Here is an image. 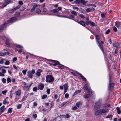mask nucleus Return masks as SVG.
I'll return each mask as SVG.
<instances>
[{
  "label": "nucleus",
  "mask_w": 121,
  "mask_h": 121,
  "mask_svg": "<svg viewBox=\"0 0 121 121\" xmlns=\"http://www.w3.org/2000/svg\"><path fill=\"white\" fill-rule=\"evenodd\" d=\"M83 88L84 90H87L88 93L90 94H92V90L89 86V84L88 82L85 84Z\"/></svg>",
  "instance_id": "1"
},
{
  "label": "nucleus",
  "mask_w": 121,
  "mask_h": 121,
  "mask_svg": "<svg viewBox=\"0 0 121 121\" xmlns=\"http://www.w3.org/2000/svg\"><path fill=\"white\" fill-rule=\"evenodd\" d=\"M54 80V78L51 75H48L46 77V81L47 82L52 83Z\"/></svg>",
  "instance_id": "2"
},
{
  "label": "nucleus",
  "mask_w": 121,
  "mask_h": 121,
  "mask_svg": "<svg viewBox=\"0 0 121 121\" xmlns=\"http://www.w3.org/2000/svg\"><path fill=\"white\" fill-rule=\"evenodd\" d=\"M101 104V101L100 100H99L96 102L94 106V111H96L98 109H100Z\"/></svg>",
  "instance_id": "3"
},
{
  "label": "nucleus",
  "mask_w": 121,
  "mask_h": 121,
  "mask_svg": "<svg viewBox=\"0 0 121 121\" xmlns=\"http://www.w3.org/2000/svg\"><path fill=\"white\" fill-rule=\"evenodd\" d=\"M32 5L33 7L31 10V12H33L35 9V10H36L40 8V5L39 4H37L36 3H33L32 4Z\"/></svg>",
  "instance_id": "4"
},
{
  "label": "nucleus",
  "mask_w": 121,
  "mask_h": 121,
  "mask_svg": "<svg viewBox=\"0 0 121 121\" xmlns=\"http://www.w3.org/2000/svg\"><path fill=\"white\" fill-rule=\"evenodd\" d=\"M74 2L76 4H79L81 3L84 5H86V4L88 2V1H85L84 0H76Z\"/></svg>",
  "instance_id": "5"
},
{
  "label": "nucleus",
  "mask_w": 121,
  "mask_h": 121,
  "mask_svg": "<svg viewBox=\"0 0 121 121\" xmlns=\"http://www.w3.org/2000/svg\"><path fill=\"white\" fill-rule=\"evenodd\" d=\"M49 61L50 62H51L53 63H54V64L52 63H49V64L51 65L56 66L57 65V64L58 63H59V62L57 60H56L51 59H49Z\"/></svg>",
  "instance_id": "6"
},
{
  "label": "nucleus",
  "mask_w": 121,
  "mask_h": 121,
  "mask_svg": "<svg viewBox=\"0 0 121 121\" xmlns=\"http://www.w3.org/2000/svg\"><path fill=\"white\" fill-rule=\"evenodd\" d=\"M30 84L28 86V85L26 86H24L23 87V89L26 91H27L29 90L30 87L33 83L32 82H30Z\"/></svg>",
  "instance_id": "7"
},
{
  "label": "nucleus",
  "mask_w": 121,
  "mask_h": 121,
  "mask_svg": "<svg viewBox=\"0 0 121 121\" xmlns=\"http://www.w3.org/2000/svg\"><path fill=\"white\" fill-rule=\"evenodd\" d=\"M77 73L83 81L87 82V81L86 79L82 75L78 72H77Z\"/></svg>",
  "instance_id": "8"
},
{
  "label": "nucleus",
  "mask_w": 121,
  "mask_h": 121,
  "mask_svg": "<svg viewBox=\"0 0 121 121\" xmlns=\"http://www.w3.org/2000/svg\"><path fill=\"white\" fill-rule=\"evenodd\" d=\"M38 89L43 90L44 87V85L42 83H40L38 84Z\"/></svg>",
  "instance_id": "9"
},
{
  "label": "nucleus",
  "mask_w": 121,
  "mask_h": 121,
  "mask_svg": "<svg viewBox=\"0 0 121 121\" xmlns=\"http://www.w3.org/2000/svg\"><path fill=\"white\" fill-rule=\"evenodd\" d=\"M115 84L114 83H110L109 84V90L111 91L113 87L115 85Z\"/></svg>",
  "instance_id": "10"
},
{
  "label": "nucleus",
  "mask_w": 121,
  "mask_h": 121,
  "mask_svg": "<svg viewBox=\"0 0 121 121\" xmlns=\"http://www.w3.org/2000/svg\"><path fill=\"white\" fill-rule=\"evenodd\" d=\"M6 26V23H4L2 25L0 26V32L2 31V30L5 29Z\"/></svg>",
  "instance_id": "11"
},
{
  "label": "nucleus",
  "mask_w": 121,
  "mask_h": 121,
  "mask_svg": "<svg viewBox=\"0 0 121 121\" xmlns=\"http://www.w3.org/2000/svg\"><path fill=\"white\" fill-rule=\"evenodd\" d=\"M94 113L95 115L96 116H98L100 114H101L100 109L94 111Z\"/></svg>",
  "instance_id": "12"
},
{
  "label": "nucleus",
  "mask_w": 121,
  "mask_h": 121,
  "mask_svg": "<svg viewBox=\"0 0 121 121\" xmlns=\"http://www.w3.org/2000/svg\"><path fill=\"white\" fill-rule=\"evenodd\" d=\"M101 114L102 113H105L108 112L109 111V110L108 109L103 108L100 109Z\"/></svg>",
  "instance_id": "13"
},
{
  "label": "nucleus",
  "mask_w": 121,
  "mask_h": 121,
  "mask_svg": "<svg viewBox=\"0 0 121 121\" xmlns=\"http://www.w3.org/2000/svg\"><path fill=\"white\" fill-rule=\"evenodd\" d=\"M42 72V70L40 69H38L36 73V74L39 77L41 75V73Z\"/></svg>",
  "instance_id": "14"
},
{
  "label": "nucleus",
  "mask_w": 121,
  "mask_h": 121,
  "mask_svg": "<svg viewBox=\"0 0 121 121\" xmlns=\"http://www.w3.org/2000/svg\"><path fill=\"white\" fill-rule=\"evenodd\" d=\"M6 3L5 4L3 5V7H5L7 4L10 3H12V1L11 0H7V1H6L5 2Z\"/></svg>",
  "instance_id": "15"
},
{
  "label": "nucleus",
  "mask_w": 121,
  "mask_h": 121,
  "mask_svg": "<svg viewBox=\"0 0 121 121\" xmlns=\"http://www.w3.org/2000/svg\"><path fill=\"white\" fill-rule=\"evenodd\" d=\"M17 20V18L14 17H12L9 20V21L10 22H14Z\"/></svg>",
  "instance_id": "16"
},
{
  "label": "nucleus",
  "mask_w": 121,
  "mask_h": 121,
  "mask_svg": "<svg viewBox=\"0 0 121 121\" xmlns=\"http://www.w3.org/2000/svg\"><path fill=\"white\" fill-rule=\"evenodd\" d=\"M27 76L28 77H29L31 78H32L33 77V75L30 71H28L27 72Z\"/></svg>",
  "instance_id": "17"
},
{
  "label": "nucleus",
  "mask_w": 121,
  "mask_h": 121,
  "mask_svg": "<svg viewBox=\"0 0 121 121\" xmlns=\"http://www.w3.org/2000/svg\"><path fill=\"white\" fill-rule=\"evenodd\" d=\"M77 22L85 27L86 26L85 25V22L81 20L79 22Z\"/></svg>",
  "instance_id": "18"
},
{
  "label": "nucleus",
  "mask_w": 121,
  "mask_h": 121,
  "mask_svg": "<svg viewBox=\"0 0 121 121\" xmlns=\"http://www.w3.org/2000/svg\"><path fill=\"white\" fill-rule=\"evenodd\" d=\"M121 25V23L119 21H117L115 22V26L117 28H118L119 26Z\"/></svg>",
  "instance_id": "19"
},
{
  "label": "nucleus",
  "mask_w": 121,
  "mask_h": 121,
  "mask_svg": "<svg viewBox=\"0 0 121 121\" xmlns=\"http://www.w3.org/2000/svg\"><path fill=\"white\" fill-rule=\"evenodd\" d=\"M57 65H59L58 66V67L60 69H62L64 68L65 66L63 65L60 64L59 62V63L57 64Z\"/></svg>",
  "instance_id": "20"
},
{
  "label": "nucleus",
  "mask_w": 121,
  "mask_h": 121,
  "mask_svg": "<svg viewBox=\"0 0 121 121\" xmlns=\"http://www.w3.org/2000/svg\"><path fill=\"white\" fill-rule=\"evenodd\" d=\"M5 43L6 45L8 47H9L10 46V45L9 42V40L8 39H7L5 41Z\"/></svg>",
  "instance_id": "21"
},
{
  "label": "nucleus",
  "mask_w": 121,
  "mask_h": 121,
  "mask_svg": "<svg viewBox=\"0 0 121 121\" xmlns=\"http://www.w3.org/2000/svg\"><path fill=\"white\" fill-rule=\"evenodd\" d=\"M81 91L80 90H77L73 94V96H74L76 95L77 94L80 93L81 92Z\"/></svg>",
  "instance_id": "22"
},
{
  "label": "nucleus",
  "mask_w": 121,
  "mask_h": 121,
  "mask_svg": "<svg viewBox=\"0 0 121 121\" xmlns=\"http://www.w3.org/2000/svg\"><path fill=\"white\" fill-rule=\"evenodd\" d=\"M21 90H19L16 91V95L18 96H20L21 95Z\"/></svg>",
  "instance_id": "23"
},
{
  "label": "nucleus",
  "mask_w": 121,
  "mask_h": 121,
  "mask_svg": "<svg viewBox=\"0 0 121 121\" xmlns=\"http://www.w3.org/2000/svg\"><path fill=\"white\" fill-rule=\"evenodd\" d=\"M98 46L99 47H100V46H102V48H103V41H101L100 43H99V41H98Z\"/></svg>",
  "instance_id": "24"
},
{
  "label": "nucleus",
  "mask_w": 121,
  "mask_h": 121,
  "mask_svg": "<svg viewBox=\"0 0 121 121\" xmlns=\"http://www.w3.org/2000/svg\"><path fill=\"white\" fill-rule=\"evenodd\" d=\"M102 106L103 107H108L110 106V104H105L102 105Z\"/></svg>",
  "instance_id": "25"
},
{
  "label": "nucleus",
  "mask_w": 121,
  "mask_h": 121,
  "mask_svg": "<svg viewBox=\"0 0 121 121\" xmlns=\"http://www.w3.org/2000/svg\"><path fill=\"white\" fill-rule=\"evenodd\" d=\"M20 12H16L15 14V16L16 17H18L20 16Z\"/></svg>",
  "instance_id": "26"
},
{
  "label": "nucleus",
  "mask_w": 121,
  "mask_h": 121,
  "mask_svg": "<svg viewBox=\"0 0 121 121\" xmlns=\"http://www.w3.org/2000/svg\"><path fill=\"white\" fill-rule=\"evenodd\" d=\"M116 109L117 111V113L118 114H120L121 113V111L119 108L118 107H117Z\"/></svg>",
  "instance_id": "27"
},
{
  "label": "nucleus",
  "mask_w": 121,
  "mask_h": 121,
  "mask_svg": "<svg viewBox=\"0 0 121 121\" xmlns=\"http://www.w3.org/2000/svg\"><path fill=\"white\" fill-rule=\"evenodd\" d=\"M35 12L37 14H39L40 13L41 10L40 8H39L35 10Z\"/></svg>",
  "instance_id": "28"
},
{
  "label": "nucleus",
  "mask_w": 121,
  "mask_h": 121,
  "mask_svg": "<svg viewBox=\"0 0 121 121\" xmlns=\"http://www.w3.org/2000/svg\"><path fill=\"white\" fill-rule=\"evenodd\" d=\"M16 47L20 48H23V47L20 45L17 44L15 45Z\"/></svg>",
  "instance_id": "29"
},
{
  "label": "nucleus",
  "mask_w": 121,
  "mask_h": 121,
  "mask_svg": "<svg viewBox=\"0 0 121 121\" xmlns=\"http://www.w3.org/2000/svg\"><path fill=\"white\" fill-rule=\"evenodd\" d=\"M90 25L92 26H95V23L91 21H90Z\"/></svg>",
  "instance_id": "30"
},
{
  "label": "nucleus",
  "mask_w": 121,
  "mask_h": 121,
  "mask_svg": "<svg viewBox=\"0 0 121 121\" xmlns=\"http://www.w3.org/2000/svg\"><path fill=\"white\" fill-rule=\"evenodd\" d=\"M52 13H56L59 12L58 10L57 9H54L52 10Z\"/></svg>",
  "instance_id": "31"
},
{
  "label": "nucleus",
  "mask_w": 121,
  "mask_h": 121,
  "mask_svg": "<svg viewBox=\"0 0 121 121\" xmlns=\"http://www.w3.org/2000/svg\"><path fill=\"white\" fill-rule=\"evenodd\" d=\"M28 95H26L25 96L23 97V98L22 99V101H24L25 100L26 98L28 97Z\"/></svg>",
  "instance_id": "32"
},
{
  "label": "nucleus",
  "mask_w": 121,
  "mask_h": 121,
  "mask_svg": "<svg viewBox=\"0 0 121 121\" xmlns=\"http://www.w3.org/2000/svg\"><path fill=\"white\" fill-rule=\"evenodd\" d=\"M90 95L88 94L83 95V96L85 98H88L90 97Z\"/></svg>",
  "instance_id": "33"
},
{
  "label": "nucleus",
  "mask_w": 121,
  "mask_h": 121,
  "mask_svg": "<svg viewBox=\"0 0 121 121\" xmlns=\"http://www.w3.org/2000/svg\"><path fill=\"white\" fill-rule=\"evenodd\" d=\"M63 86L64 87V89H68V86L67 83L63 85Z\"/></svg>",
  "instance_id": "34"
},
{
  "label": "nucleus",
  "mask_w": 121,
  "mask_h": 121,
  "mask_svg": "<svg viewBox=\"0 0 121 121\" xmlns=\"http://www.w3.org/2000/svg\"><path fill=\"white\" fill-rule=\"evenodd\" d=\"M71 13L73 14L74 15L77 16V13L75 11H73L71 12Z\"/></svg>",
  "instance_id": "35"
},
{
  "label": "nucleus",
  "mask_w": 121,
  "mask_h": 121,
  "mask_svg": "<svg viewBox=\"0 0 121 121\" xmlns=\"http://www.w3.org/2000/svg\"><path fill=\"white\" fill-rule=\"evenodd\" d=\"M7 83H9L11 81V80L10 78L9 77H8L7 78Z\"/></svg>",
  "instance_id": "36"
},
{
  "label": "nucleus",
  "mask_w": 121,
  "mask_h": 121,
  "mask_svg": "<svg viewBox=\"0 0 121 121\" xmlns=\"http://www.w3.org/2000/svg\"><path fill=\"white\" fill-rule=\"evenodd\" d=\"M82 103L80 102H78L76 103V105L77 107H79L80 105Z\"/></svg>",
  "instance_id": "37"
},
{
  "label": "nucleus",
  "mask_w": 121,
  "mask_h": 121,
  "mask_svg": "<svg viewBox=\"0 0 121 121\" xmlns=\"http://www.w3.org/2000/svg\"><path fill=\"white\" fill-rule=\"evenodd\" d=\"M95 37L97 43H98V41H99V40L100 39L99 37V35H97L96 36H95Z\"/></svg>",
  "instance_id": "38"
},
{
  "label": "nucleus",
  "mask_w": 121,
  "mask_h": 121,
  "mask_svg": "<svg viewBox=\"0 0 121 121\" xmlns=\"http://www.w3.org/2000/svg\"><path fill=\"white\" fill-rule=\"evenodd\" d=\"M15 11V9H14L13 8V9H12L10 10L9 11V12L10 13H13Z\"/></svg>",
  "instance_id": "39"
},
{
  "label": "nucleus",
  "mask_w": 121,
  "mask_h": 121,
  "mask_svg": "<svg viewBox=\"0 0 121 121\" xmlns=\"http://www.w3.org/2000/svg\"><path fill=\"white\" fill-rule=\"evenodd\" d=\"M112 116L111 114H110L109 115H108L106 117V118H112Z\"/></svg>",
  "instance_id": "40"
},
{
  "label": "nucleus",
  "mask_w": 121,
  "mask_h": 121,
  "mask_svg": "<svg viewBox=\"0 0 121 121\" xmlns=\"http://www.w3.org/2000/svg\"><path fill=\"white\" fill-rule=\"evenodd\" d=\"M21 6L20 5H18L16 7H15L14 8H13L14 9L15 11H16V10L17 9H19L20 7Z\"/></svg>",
  "instance_id": "41"
},
{
  "label": "nucleus",
  "mask_w": 121,
  "mask_h": 121,
  "mask_svg": "<svg viewBox=\"0 0 121 121\" xmlns=\"http://www.w3.org/2000/svg\"><path fill=\"white\" fill-rule=\"evenodd\" d=\"M21 6L20 5H18L16 7H15L14 8H13L14 9L15 11H16V10L17 9H19L20 7Z\"/></svg>",
  "instance_id": "42"
},
{
  "label": "nucleus",
  "mask_w": 121,
  "mask_h": 121,
  "mask_svg": "<svg viewBox=\"0 0 121 121\" xmlns=\"http://www.w3.org/2000/svg\"><path fill=\"white\" fill-rule=\"evenodd\" d=\"M67 104V102H64L61 105V106L62 107L65 105H66Z\"/></svg>",
  "instance_id": "43"
},
{
  "label": "nucleus",
  "mask_w": 121,
  "mask_h": 121,
  "mask_svg": "<svg viewBox=\"0 0 121 121\" xmlns=\"http://www.w3.org/2000/svg\"><path fill=\"white\" fill-rule=\"evenodd\" d=\"M47 95H44L42 97V99H45L47 97Z\"/></svg>",
  "instance_id": "44"
},
{
  "label": "nucleus",
  "mask_w": 121,
  "mask_h": 121,
  "mask_svg": "<svg viewBox=\"0 0 121 121\" xmlns=\"http://www.w3.org/2000/svg\"><path fill=\"white\" fill-rule=\"evenodd\" d=\"M12 109L11 108H10L8 109V111L7 112L8 113H11L12 112Z\"/></svg>",
  "instance_id": "45"
},
{
  "label": "nucleus",
  "mask_w": 121,
  "mask_h": 121,
  "mask_svg": "<svg viewBox=\"0 0 121 121\" xmlns=\"http://www.w3.org/2000/svg\"><path fill=\"white\" fill-rule=\"evenodd\" d=\"M73 9H76L77 10H78L79 9L78 7H76L74 5H73Z\"/></svg>",
  "instance_id": "46"
},
{
  "label": "nucleus",
  "mask_w": 121,
  "mask_h": 121,
  "mask_svg": "<svg viewBox=\"0 0 121 121\" xmlns=\"http://www.w3.org/2000/svg\"><path fill=\"white\" fill-rule=\"evenodd\" d=\"M10 54V53L8 52H5L4 53H3V56H5L6 55H9Z\"/></svg>",
  "instance_id": "47"
},
{
  "label": "nucleus",
  "mask_w": 121,
  "mask_h": 121,
  "mask_svg": "<svg viewBox=\"0 0 121 121\" xmlns=\"http://www.w3.org/2000/svg\"><path fill=\"white\" fill-rule=\"evenodd\" d=\"M6 81V80L5 78H3L2 79V81L4 83H5Z\"/></svg>",
  "instance_id": "48"
},
{
  "label": "nucleus",
  "mask_w": 121,
  "mask_h": 121,
  "mask_svg": "<svg viewBox=\"0 0 121 121\" xmlns=\"http://www.w3.org/2000/svg\"><path fill=\"white\" fill-rule=\"evenodd\" d=\"M6 2V0H0V3H4Z\"/></svg>",
  "instance_id": "49"
},
{
  "label": "nucleus",
  "mask_w": 121,
  "mask_h": 121,
  "mask_svg": "<svg viewBox=\"0 0 121 121\" xmlns=\"http://www.w3.org/2000/svg\"><path fill=\"white\" fill-rule=\"evenodd\" d=\"M77 108V107L75 106H72V110H74L76 109Z\"/></svg>",
  "instance_id": "50"
},
{
  "label": "nucleus",
  "mask_w": 121,
  "mask_h": 121,
  "mask_svg": "<svg viewBox=\"0 0 121 121\" xmlns=\"http://www.w3.org/2000/svg\"><path fill=\"white\" fill-rule=\"evenodd\" d=\"M79 16L80 17H81V18L82 19H84L85 18V16L83 15L82 14H80L79 15Z\"/></svg>",
  "instance_id": "51"
},
{
  "label": "nucleus",
  "mask_w": 121,
  "mask_h": 121,
  "mask_svg": "<svg viewBox=\"0 0 121 121\" xmlns=\"http://www.w3.org/2000/svg\"><path fill=\"white\" fill-rule=\"evenodd\" d=\"M22 106V105L21 104H19L17 106V109H20L21 107Z\"/></svg>",
  "instance_id": "52"
},
{
  "label": "nucleus",
  "mask_w": 121,
  "mask_h": 121,
  "mask_svg": "<svg viewBox=\"0 0 121 121\" xmlns=\"http://www.w3.org/2000/svg\"><path fill=\"white\" fill-rule=\"evenodd\" d=\"M27 70L26 69L25 70H23L22 71V73L23 74L25 75L26 74Z\"/></svg>",
  "instance_id": "53"
},
{
  "label": "nucleus",
  "mask_w": 121,
  "mask_h": 121,
  "mask_svg": "<svg viewBox=\"0 0 121 121\" xmlns=\"http://www.w3.org/2000/svg\"><path fill=\"white\" fill-rule=\"evenodd\" d=\"M101 17L102 18H105V14L104 13H102L101 14Z\"/></svg>",
  "instance_id": "54"
},
{
  "label": "nucleus",
  "mask_w": 121,
  "mask_h": 121,
  "mask_svg": "<svg viewBox=\"0 0 121 121\" xmlns=\"http://www.w3.org/2000/svg\"><path fill=\"white\" fill-rule=\"evenodd\" d=\"M37 115L36 114H33V117L34 118V119L35 120L37 117Z\"/></svg>",
  "instance_id": "55"
},
{
  "label": "nucleus",
  "mask_w": 121,
  "mask_h": 121,
  "mask_svg": "<svg viewBox=\"0 0 121 121\" xmlns=\"http://www.w3.org/2000/svg\"><path fill=\"white\" fill-rule=\"evenodd\" d=\"M110 31V29H108L105 32L106 34H108L109 33Z\"/></svg>",
  "instance_id": "56"
},
{
  "label": "nucleus",
  "mask_w": 121,
  "mask_h": 121,
  "mask_svg": "<svg viewBox=\"0 0 121 121\" xmlns=\"http://www.w3.org/2000/svg\"><path fill=\"white\" fill-rule=\"evenodd\" d=\"M5 64L6 65H8L10 64V62L8 61H6L5 63Z\"/></svg>",
  "instance_id": "57"
},
{
  "label": "nucleus",
  "mask_w": 121,
  "mask_h": 121,
  "mask_svg": "<svg viewBox=\"0 0 121 121\" xmlns=\"http://www.w3.org/2000/svg\"><path fill=\"white\" fill-rule=\"evenodd\" d=\"M100 49L101 50L103 53L104 54V50L103 49V48H102V46H100Z\"/></svg>",
  "instance_id": "58"
},
{
  "label": "nucleus",
  "mask_w": 121,
  "mask_h": 121,
  "mask_svg": "<svg viewBox=\"0 0 121 121\" xmlns=\"http://www.w3.org/2000/svg\"><path fill=\"white\" fill-rule=\"evenodd\" d=\"M69 97V95L68 93L66 94L65 95V98H68Z\"/></svg>",
  "instance_id": "59"
},
{
  "label": "nucleus",
  "mask_w": 121,
  "mask_h": 121,
  "mask_svg": "<svg viewBox=\"0 0 121 121\" xmlns=\"http://www.w3.org/2000/svg\"><path fill=\"white\" fill-rule=\"evenodd\" d=\"M2 72L3 73H5L6 72V71L5 69H2Z\"/></svg>",
  "instance_id": "60"
},
{
  "label": "nucleus",
  "mask_w": 121,
  "mask_h": 121,
  "mask_svg": "<svg viewBox=\"0 0 121 121\" xmlns=\"http://www.w3.org/2000/svg\"><path fill=\"white\" fill-rule=\"evenodd\" d=\"M113 30L115 32H116L117 31V29L116 28L115 26H114L113 27Z\"/></svg>",
  "instance_id": "61"
},
{
  "label": "nucleus",
  "mask_w": 121,
  "mask_h": 121,
  "mask_svg": "<svg viewBox=\"0 0 121 121\" xmlns=\"http://www.w3.org/2000/svg\"><path fill=\"white\" fill-rule=\"evenodd\" d=\"M33 89L34 91H36L37 89V87H34L33 88Z\"/></svg>",
  "instance_id": "62"
},
{
  "label": "nucleus",
  "mask_w": 121,
  "mask_h": 121,
  "mask_svg": "<svg viewBox=\"0 0 121 121\" xmlns=\"http://www.w3.org/2000/svg\"><path fill=\"white\" fill-rule=\"evenodd\" d=\"M19 4L21 5H22L23 4V2L21 1H19Z\"/></svg>",
  "instance_id": "63"
},
{
  "label": "nucleus",
  "mask_w": 121,
  "mask_h": 121,
  "mask_svg": "<svg viewBox=\"0 0 121 121\" xmlns=\"http://www.w3.org/2000/svg\"><path fill=\"white\" fill-rule=\"evenodd\" d=\"M47 92L48 94H49L50 93V90L49 89H47L46 91Z\"/></svg>",
  "instance_id": "64"
}]
</instances>
